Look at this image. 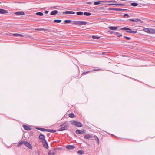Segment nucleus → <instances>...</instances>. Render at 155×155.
<instances>
[{
	"instance_id": "f257e3e1",
	"label": "nucleus",
	"mask_w": 155,
	"mask_h": 155,
	"mask_svg": "<svg viewBox=\"0 0 155 155\" xmlns=\"http://www.w3.org/2000/svg\"><path fill=\"white\" fill-rule=\"evenodd\" d=\"M120 30H126L127 32L129 33L135 34L137 32L136 31H132L131 28L126 27L122 28L120 29Z\"/></svg>"
},
{
	"instance_id": "f03ea898",
	"label": "nucleus",
	"mask_w": 155,
	"mask_h": 155,
	"mask_svg": "<svg viewBox=\"0 0 155 155\" xmlns=\"http://www.w3.org/2000/svg\"><path fill=\"white\" fill-rule=\"evenodd\" d=\"M143 31L149 34H154L155 33V29L145 28L143 29Z\"/></svg>"
},
{
	"instance_id": "7ed1b4c3",
	"label": "nucleus",
	"mask_w": 155,
	"mask_h": 155,
	"mask_svg": "<svg viewBox=\"0 0 155 155\" xmlns=\"http://www.w3.org/2000/svg\"><path fill=\"white\" fill-rule=\"evenodd\" d=\"M71 124L72 125H75L77 127H81L82 126V124L77 121H75L74 120L72 121L71 122Z\"/></svg>"
},
{
	"instance_id": "20e7f679",
	"label": "nucleus",
	"mask_w": 155,
	"mask_h": 155,
	"mask_svg": "<svg viewBox=\"0 0 155 155\" xmlns=\"http://www.w3.org/2000/svg\"><path fill=\"white\" fill-rule=\"evenodd\" d=\"M42 142L44 147L46 149H48V145L46 140L45 139H43V140H42Z\"/></svg>"
},
{
	"instance_id": "39448f33",
	"label": "nucleus",
	"mask_w": 155,
	"mask_h": 155,
	"mask_svg": "<svg viewBox=\"0 0 155 155\" xmlns=\"http://www.w3.org/2000/svg\"><path fill=\"white\" fill-rule=\"evenodd\" d=\"M101 2H116V1H99L97 2H94V4L95 5H98L101 3Z\"/></svg>"
},
{
	"instance_id": "423d86ee",
	"label": "nucleus",
	"mask_w": 155,
	"mask_h": 155,
	"mask_svg": "<svg viewBox=\"0 0 155 155\" xmlns=\"http://www.w3.org/2000/svg\"><path fill=\"white\" fill-rule=\"evenodd\" d=\"M130 21V22L133 21L134 22H138L139 21H140L141 23L143 22L141 21V20L138 18H136L135 19H130L127 20V21Z\"/></svg>"
},
{
	"instance_id": "0eeeda50",
	"label": "nucleus",
	"mask_w": 155,
	"mask_h": 155,
	"mask_svg": "<svg viewBox=\"0 0 155 155\" xmlns=\"http://www.w3.org/2000/svg\"><path fill=\"white\" fill-rule=\"evenodd\" d=\"M56 153V152L55 149L51 150L49 151L48 155H54Z\"/></svg>"
},
{
	"instance_id": "6e6552de",
	"label": "nucleus",
	"mask_w": 155,
	"mask_h": 155,
	"mask_svg": "<svg viewBox=\"0 0 155 155\" xmlns=\"http://www.w3.org/2000/svg\"><path fill=\"white\" fill-rule=\"evenodd\" d=\"M24 144L29 149H32V146L27 141H25Z\"/></svg>"
},
{
	"instance_id": "1a4fd4ad",
	"label": "nucleus",
	"mask_w": 155,
	"mask_h": 155,
	"mask_svg": "<svg viewBox=\"0 0 155 155\" xmlns=\"http://www.w3.org/2000/svg\"><path fill=\"white\" fill-rule=\"evenodd\" d=\"M67 128V125H65L64 126L63 125L61 126V127L58 130L59 131H62L64 130H66Z\"/></svg>"
},
{
	"instance_id": "9d476101",
	"label": "nucleus",
	"mask_w": 155,
	"mask_h": 155,
	"mask_svg": "<svg viewBox=\"0 0 155 155\" xmlns=\"http://www.w3.org/2000/svg\"><path fill=\"white\" fill-rule=\"evenodd\" d=\"M8 13V11L7 10L0 8V14H7Z\"/></svg>"
},
{
	"instance_id": "9b49d317",
	"label": "nucleus",
	"mask_w": 155,
	"mask_h": 155,
	"mask_svg": "<svg viewBox=\"0 0 155 155\" xmlns=\"http://www.w3.org/2000/svg\"><path fill=\"white\" fill-rule=\"evenodd\" d=\"M75 13L74 12L71 11H66L63 12V13L65 14H74Z\"/></svg>"
},
{
	"instance_id": "f8f14e48",
	"label": "nucleus",
	"mask_w": 155,
	"mask_h": 155,
	"mask_svg": "<svg viewBox=\"0 0 155 155\" xmlns=\"http://www.w3.org/2000/svg\"><path fill=\"white\" fill-rule=\"evenodd\" d=\"M15 14L16 15H24L25 13L23 11H18L15 12Z\"/></svg>"
},
{
	"instance_id": "ddd939ff",
	"label": "nucleus",
	"mask_w": 155,
	"mask_h": 155,
	"mask_svg": "<svg viewBox=\"0 0 155 155\" xmlns=\"http://www.w3.org/2000/svg\"><path fill=\"white\" fill-rule=\"evenodd\" d=\"M23 127L25 130H29L31 129V128L26 125H23Z\"/></svg>"
},
{
	"instance_id": "4468645a",
	"label": "nucleus",
	"mask_w": 155,
	"mask_h": 155,
	"mask_svg": "<svg viewBox=\"0 0 155 155\" xmlns=\"http://www.w3.org/2000/svg\"><path fill=\"white\" fill-rule=\"evenodd\" d=\"M35 30L37 31H45L47 32H49L50 30L47 29H45L43 28H37L35 29Z\"/></svg>"
},
{
	"instance_id": "2eb2a0df",
	"label": "nucleus",
	"mask_w": 155,
	"mask_h": 155,
	"mask_svg": "<svg viewBox=\"0 0 155 155\" xmlns=\"http://www.w3.org/2000/svg\"><path fill=\"white\" fill-rule=\"evenodd\" d=\"M87 22L84 21H79V25H84L87 24Z\"/></svg>"
},
{
	"instance_id": "dca6fc26",
	"label": "nucleus",
	"mask_w": 155,
	"mask_h": 155,
	"mask_svg": "<svg viewBox=\"0 0 155 155\" xmlns=\"http://www.w3.org/2000/svg\"><path fill=\"white\" fill-rule=\"evenodd\" d=\"M75 146L73 145H69L66 147V148L68 149H73L75 148Z\"/></svg>"
},
{
	"instance_id": "f3484780",
	"label": "nucleus",
	"mask_w": 155,
	"mask_h": 155,
	"mask_svg": "<svg viewBox=\"0 0 155 155\" xmlns=\"http://www.w3.org/2000/svg\"><path fill=\"white\" fill-rule=\"evenodd\" d=\"M108 28L111 30H116L118 28L117 27V26H109Z\"/></svg>"
},
{
	"instance_id": "a211bd4d",
	"label": "nucleus",
	"mask_w": 155,
	"mask_h": 155,
	"mask_svg": "<svg viewBox=\"0 0 155 155\" xmlns=\"http://www.w3.org/2000/svg\"><path fill=\"white\" fill-rule=\"evenodd\" d=\"M12 35L16 37H24V36L23 35L18 33L13 34Z\"/></svg>"
},
{
	"instance_id": "6ab92c4d",
	"label": "nucleus",
	"mask_w": 155,
	"mask_h": 155,
	"mask_svg": "<svg viewBox=\"0 0 155 155\" xmlns=\"http://www.w3.org/2000/svg\"><path fill=\"white\" fill-rule=\"evenodd\" d=\"M114 35H117L118 37H120L122 36V34L121 33L118 32H114Z\"/></svg>"
},
{
	"instance_id": "aec40b11",
	"label": "nucleus",
	"mask_w": 155,
	"mask_h": 155,
	"mask_svg": "<svg viewBox=\"0 0 155 155\" xmlns=\"http://www.w3.org/2000/svg\"><path fill=\"white\" fill-rule=\"evenodd\" d=\"M25 141H20V142H19L17 144V146L18 147H20L22 144H24Z\"/></svg>"
},
{
	"instance_id": "412c9836",
	"label": "nucleus",
	"mask_w": 155,
	"mask_h": 155,
	"mask_svg": "<svg viewBox=\"0 0 155 155\" xmlns=\"http://www.w3.org/2000/svg\"><path fill=\"white\" fill-rule=\"evenodd\" d=\"M58 12V11L57 10H55L52 11L51 13V15H55Z\"/></svg>"
},
{
	"instance_id": "4be33fe9",
	"label": "nucleus",
	"mask_w": 155,
	"mask_h": 155,
	"mask_svg": "<svg viewBox=\"0 0 155 155\" xmlns=\"http://www.w3.org/2000/svg\"><path fill=\"white\" fill-rule=\"evenodd\" d=\"M45 136L42 134H40L39 137V138L40 139L43 140V139H45Z\"/></svg>"
},
{
	"instance_id": "5701e85b",
	"label": "nucleus",
	"mask_w": 155,
	"mask_h": 155,
	"mask_svg": "<svg viewBox=\"0 0 155 155\" xmlns=\"http://www.w3.org/2000/svg\"><path fill=\"white\" fill-rule=\"evenodd\" d=\"M46 131L51 133H54L56 131L55 130L52 129H46Z\"/></svg>"
},
{
	"instance_id": "b1692460",
	"label": "nucleus",
	"mask_w": 155,
	"mask_h": 155,
	"mask_svg": "<svg viewBox=\"0 0 155 155\" xmlns=\"http://www.w3.org/2000/svg\"><path fill=\"white\" fill-rule=\"evenodd\" d=\"M92 137V136L91 135L89 134L84 135V138L86 139H88Z\"/></svg>"
},
{
	"instance_id": "393cba45",
	"label": "nucleus",
	"mask_w": 155,
	"mask_h": 155,
	"mask_svg": "<svg viewBox=\"0 0 155 155\" xmlns=\"http://www.w3.org/2000/svg\"><path fill=\"white\" fill-rule=\"evenodd\" d=\"M78 154L81 155L84 153V151L83 150H80L78 151Z\"/></svg>"
},
{
	"instance_id": "a878e982",
	"label": "nucleus",
	"mask_w": 155,
	"mask_h": 155,
	"mask_svg": "<svg viewBox=\"0 0 155 155\" xmlns=\"http://www.w3.org/2000/svg\"><path fill=\"white\" fill-rule=\"evenodd\" d=\"M36 129L42 131H46V129L45 128L37 127Z\"/></svg>"
},
{
	"instance_id": "bb28decb",
	"label": "nucleus",
	"mask_w": 155,
	"mask_h": 155,
	"mask_svg": "<svg viewBox=\"0 0 155 155\" xmlns=\"http://www.w3.org/2000/svg\"><path fill=\"white\" fill-rule=\"evenodd\" d=\"M69 117L71 118H74L75 117V116L73 113H71L69 114Z\"/></svg>"
},
{
	"instance_id": "cd10ccee",
	"label": "nucleus",
	"mask_w": 155,
	"mask_h": 155,
	"mask_svg": "<svg viewBox=\"0 0 155 155\" xmlns=\"http://www.w3.org/2000/svg\"><path fill=\"white\" fill-rule=\"evenodd\" d=\"M131 5L133 6H137L138 5V4L136 2H133L131 4Z\"/></svg>"
},
{
	"instance_id": "c85d7f7f",
	"label": "nucleus",
	"mask_w": 155,
	"mask_h": 155,
	"mask_svg": "<svg viewBox=\"0 0 155 155\" xmlns=\"http://www.w3.org/2000/svg\"><path fill=\"white\" fill-rule=\"evenodd\" d=\"M94 138L95 140H96L98 144H99V140L98 137H97V136L95 135L94 136Z\"/></svg>"
},
{
	"instance_id": "c756f323",
	"label": "nucleus",
	"mask_w": 155,
	"mask_h": 155,
	"mask_svg": "<svg viewBox=\"0 0 155 155\" xmlns=\"http://www.w3.org/2000/svg\"><path fill=\"white\" fill-rule=\"evenodd\" d=\"M84 15L86 16H90L91 15V13L88 12H84L83 13Z\"/></svg>"
},
{
	"instance_id": "7c9ffc66",
	"label": "nucleus",
	"mask_w": 155,
	"mask_h": 155,
	"mask_svg": "<svg viewBox=\"0 0 155 155\" xmlns=\"http://www.w3.org/2000/svg\"><path fill=\"white\" fill-rule=\"evenodd\" d=\"M92 38L93 39H99L100 38V37L94 35L92 36Z\"/></svg>"
},
{
	"instance_id": "2f4dec72",
	"label": "nucleus",
	"mask_w": 155,
	"mask_h": 155,
	"mask_svg": "<svg viewBox=\"0 0 155 155\" xmlns=\"http://www.w3.org/2000/svg\"><path fill=\"white\" fill-rule=\"evenodd\" d=\"M76 14L77 15H82L83 14V12H82L79 11L78 12H76Z\"/></svg>"
},
{
	"instance_id": "473e14b6",
	"label": "nucleus",
	"mask_w": 155,
	"mask_h": 155,
	"mask_svg": "<svg viewBox=\"0 0 155 155\" xmlns=\"http://www.w3.org/2000/svg\"><path fill=\"white\" fill-rule=\"evenodd\" d=\"M61 20L60 19H55L54 20V22L56 23H60L61 22Z\"/></svg>"
},
{
	"instance_id": "72a5a7b5",
	"label": "nucleus",
	"mask_w": 155,
	"mask_h": 155,
	"mask_svg": "<svg viewBox=\"0 0 155 155\" xmlns=\"http://www.w3.org/2000/svg\"><path fill=\"white\" fill-rule=\"evenodd\" d=\"M125 10H127V9L119 8H116V9H115V11H124Z\"/></svg>"
},
{
	"instance_id": "f704fd0d",
	"label": "nucleus",
	"mask_w": 155,
	"mask_h": 155,
	"mask_svg": "<svg viewBox=\"0 0 155 155\" xmlns=\"http://www.w3.org/2000/svg\"><path fill=\"white\" fill-rule=\"evenodd\" d=\"M72 21L70 20H66L64 21V22L66 23H70Z\"/></svg>"
},
{
	"instance_id": "c9c22d12",
	"label": "nucleus",
	"mask_w": 155,
	"mask_h": 155,
	"mask_svg": "<svg viewBox=\"0 0 155 155\" xmlns=\"http://www.w3.org/2000/svg\"><path fill=\"white\" fill-rule=\"evenodd\" d=\"M36 14L39 16H42L43 15V13L41 12H37L36 13Z\"/></svg>"
},
{
	"instance_id": "e433bc0d",
	"label": "nucleus",
	"mask_w": 155,
	"mask_h": 155,
	"mask_svg": "<svg viewBox=\"0 0 155 155\" xmlns=\"http://www.w3.org/2000/svg\"><path fill=\"white\" fill-rule=\"evenodd\" d=\"M79 21H73V24L75 25H79Z\"/></svg>"
},
{
	"instance_id": "4c0bfd02",
	"label": "nucleus",
	"mask_w": 155,
	"mask_h": 155,
	"mask_svg": "<svg viewBox=\"0 0 155 155\" xmlns=\"http://www.w3.org/2000/svg\"><path fill=\"white\" fill-rule=\"evenodd\" d=\"M81 130L79 129H78L76 130V132L77 134H81Z\"/></svg>"
},
{
	"instance_id": "58836bf2",
	"label": "nucleus",
	"mask_w": 155,
	"mask_h": 155,
	"mask_svg": "<svg viewBox=\"0 0 155 155\" xmlns=\"http://www.w3.org/2000/svg\"><path fill=\"white\" fill-rule=\"evenodd\" d=\"M117 5H121V6H125V4H121V3H116Z\"/></svg>"
},
{
	"instance_id": "ea45409f",
	"label": "nucleus",
	"mask_w": 155,
	"mask_h": 155,
	"mask_svg": "<svg viewBox=\"0 0 155 155\" xmlns=\"http://www.w3.org/2000/svg\"><path fill=\"white\" fill-rule=\"evenodd\" d=\"M126 16H127L128 18L130 17L128 14H125L123 15V17H125Z\"/></svg>"
},
{
	"instance_id": "a19ab883",
	"label": "nucleus",
	"mask_w": 155,
	"mask_h": 155,
	"mask_svg": "<svg viewBox=\"0 0 155 155\" xmlns=\"http://www.w3.org/2000/svg\"><path fill=\"white\" fill-rule=\"evenodd\" d=\"M89 72H90V71H85V72H83L82 73V74L83 75H85V74H87V73H88Z\"/></svg>"
},
{
	"instance_id": "79ce46f5",
	"label": "nucleus",
	"mask_w": 155,
	"mask_h": 155,
	"mask_svg": "<svg viewBox=\"0 0 155 155\" xmlns=\"http://www.w3.org/2000/svg\"><path fill=\"white\" fill-rule=\"evenodd\" d=\"M124 38L127 40H130V38L127 36H124Z\"/></svg>"
},
{
	"instance_id": "37998d69",
	"label": "nucleus",
	"mask_w": 155,
	"mask_h": 155,
	"mask_svg": "<svg viewBox=\"0 0 155 155\" xmlns=\"http://www.w3.org/2000/svg\"><path fill=\"white\" fill-rule=\"evenodd\" d=\"M107 5H117L116 3H110V4H108Z\"/></svg>"
},
{
	"instance_id": "c03bdc74",
	"label": "nucleus",
	"mask_w": 155,
	"mask_h": 155,
	"mask_svg": "<svg viewBox=\"0 0 155 155\" xmlns=\"http://www.w3.org/2000/svg\"><path fill=\"white\" fill-rule=\"evenodd\" d=\"M81 134H83L85 133V132L84 130H83L81 131Z\"/></svg>"
},
{
	"instance_id": "a18cd8bd",
	"label": "nucleus",
	"mask_w": 155,
	"mask_h": 155,
	"mask_svg": "<svg viewBox=\"0 0 155 155\" xmlns=\"http://www.w3.org/2000/svg\"><path fill=\"white\" fill-rule=\"evenodd\" d=\"M108 32L110 33L111 34H114V32H113V31H108Z\"/></svg>"
},
{
	"instance_id": "49530a36",
	"label": "nucleus",
	"mask_w": 155,
	"mask_h": 155,
	"mask_svg": "<svg viewBox=\"0 0 155 155\" xmlns=\"http://www.w3.org/2000/svg\"><path fill=\"white\" fill-rule=\"evenodd\" d=\"M116 8H109L108 9V10H114L115 11V9H116Z\"/></svg>"
},
{
	"instance_id": "de8ad7c7",
	"label": "nucleus",
	"mask_w": 155,
	"mask_h": 155,
	"mask_svg": "<svg viewBox=\"0 0 155 155\" xmlns=\"http://www.w3.org/2000/svg\"><path fill=\"white\" fill-rule=\"evenodd\" d=\"M87 4H93V2H87Z\"/></svg>"
},
{
	"instance_id": "09e8293b",
	"label": "nucleus",
	"mask_w": 155,
	"mask_h": 155,
	"mask_svg": "<svg viewBox=\"0 0 155 155\" xmlns=\"http://www.w3.org/2000/svg\"><path fill=\"white\" fill-rule=\"evenodd\" d=\"M106 52H103L102 53V54L103 55H104L106 54Z\"/></svg>"
},
{
	"instance_id": "8fccbe9b",
	"label": "nucleus",
	"mask_w": 155,
	"mask_h": 155,
	"mask_svg": "<svg viewBox=\"0 0 155 155\" xmlns=\"http://www.w3.org/2000/svg\"><path fill=\"white\" fill-rule=\"evenodd\" d=\"M45 13H48V11H45Z\"/></svg>"
},
{
	"instance_id": "3c124183",
	"label": "nucleus",
	"mask_w": 155,
	"mask_h": 155,
	"mask_svg": "<svg viewBox=\"0 0 155 155\" xmlns=\"http://www.w3.org/2000/svg\"><path fill=\"white\" fill-rule=\"evenodd\" d=\"M153 21L155 22V21Z\"/></svg>"
},
{
	"instance_id": "603ef678",
	"label": "nucleus",
	"mask_w": 155,
	"mask_h": 155,
	"mask_svg": "<svg viewBox=\"0 0 155 155\" xmlns=\"http://www.w3.org/2000/svg\"><path fill=\"white\" fill-rule=\"evenodd\" d=\"M1 3V2H0V4Z\"/></svg>"
}]
</instances>
